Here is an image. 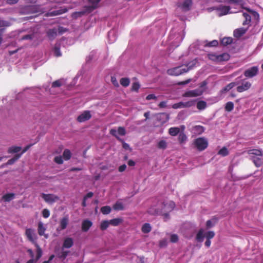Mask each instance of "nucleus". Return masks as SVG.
Listing matches in <instances>:
<instances>
[{
    "label": "nucleus",
    "mask_w": 263,
    "mask_h": 263,
    "mask_svg": "<svg viewBox=\"0 0 263 263\" xmlns=\"http://www.w3.org/2000/svg\"><path fill=\"white\" fill-rule=\"evenodd\" d=\"M206 107V102L204 101H199L197 103V108L199 110H203Z\"/></svg>",
    "instance_id": "36"
},
{
    "label": "nucleus",
    "mask_w": 263,
    "mask_h": 263,
    "mask_svg": "<svg viewBox=\"0 0 263 263\" xmlns=\"http://www.w3.org/2000/svg\"><path fill=\"white\" fill-rule=\"evenodd\" d=\"M194 144L197 149L201 152L208 147V141L204 137H199L194 140Z\"/></svg>",
    "instance_id": "4"
},
{
    "label": "nucleus",
    "mask_w": 263,
    "mask_h": 263,
    "mask_svg": "<svg viewBox=\"0 0 263 263\" xmlns=\"http://www.w3.org/2000/svg\"><path fill=\"white\" fill-rule=\"evenodd\" d=\"M92 225V222L89 220H84L82 223V230L83 232H87Z\"/></svg>",
    "instance_id": "14"
},
{
    "label": "nucleus",
    "mask_w": 263,
    "mask_h": 263,
    "mask_svg": "<svg viewBox=\"0 0 263 263\" xmlns=\"http://www.w3.org/2000/svg\"><path fill=\"white\" fill-rule=\"evenodd\" d=\"M36 246L37 247V250H36V261L39 260L42 255V251L39 246L36 243Z\"/></svg>",
    "instance_id": "47"
},
{
    "label": "nucleus",
    "mask_w": 263,
    "mask_h": 263,
    "mask_svg": "<svg viewBox=\"0 0 263 263\" xmlns=\"http://www.w3.org/2000/svg\"><path fill=\"white\" fill-rule=\"evenodd\" d=\"M155 203H154L152 206H154V208H162L164 210H166V208H164V206H161L160 204L161 201H158L157 199H155Z\"/></svg>",
    "instance_id": "56"
},
{
    "label": "nucleus",
    "mask_w": 263,
    "mask_h": 263,
    "mask_svg": "<svg viewBox=\"0 0 263 263\" xmlns=\"http://www.w3.org/2000/svg\"><path fill=\"white\" fill-rule=\"evenodd\" d=\"M248 28L241 27L234 30L233 35L235 37L239 39L245 34L248 30Z\"/></svg>",
    "instance_id": "11"
},
{
    "label": "nucleus",
    "mask_w": 263,
    "mask_h": 263,
    "mask_svg": "<svg viewBox=\"0 0 263 263\" xmlns=\"http://www.w3.org/2000/svg\"><path fill=\"white\" fill-rule=\"evenodd\" d=\"M113 209L115 210L120 211L123 210L124 208L123 204L121 202L117 201L113 205Z\"/></svg>",
    "instance_id": "39"
},
{
    "label": "nucleus",
    "mask_w": 263,
    "mask_h": 263,
    "mask_svg": "<svg viewBox=\"0 0 263 263\" xmlns=\"http://www.w3.org/2000/svg\"><path fill=\"white\" fill-rule=\"evenodd\" d=\"M218 62L222 61H227L230 59V56L227 53H223L221 54L218 55Z\"/></svg>",
    "instance_id": "26"
},
{
    "label": "nucleus",
    "mask_w": 263,
    "mask_h": 263,
    "mask_svg": "<svg viewBox=\"0 0 263 263\" xmlns=\"http://www.w3.org/2000/svg\"><path fill=\"white\" fill-rule=\"evenodd\" d=\"M172 107L174 109L183 108L182 105V102H180L177 103H175L173 105Z\"/></svg>",
    "instance_id": "61"
},
{
    "label": "nucleus",
    "mask_w": 263,
    "mask_h": 263,
    "mask_svg": "<svg viewBox=\"0 0 263 263\" xmlns=\"http://www.w3.org/2000/svg\"><path fill=\"white\" fill-rule=\"evenodd\" d=\"M42 215L44 218H47L50 216V212L48 209H45L42 211Z\"/></svg>",
    "instance_id": "58"
},
{
    "label": "nucleus",
    "mask_w": 263,
    "mask_h": 263,
    "mask_svg": "<svg viewBox=\"0 0 263 263\" xmlns=\"http://www.w3.org/2000/svg\"><path fill=\"white\" fill-rule=\"evenodd\" d=\"M203 233L204 230L203 229H200L198 231L196 236V239L198 242H201L203 241L204 237L205 236V235L204 236Z\"/></svg>",
    "instance_id": "23"
},
{
    "label": "nucleus",
    "mask_w": 263,
    "mask_h": 263,
    "mask_svg": "<svg viewBox=\"0 0 263 263\" xmlns=\"http://www.w3.org/2000/svg\"><path fill=\"white\" fill-rule=\"evenodd\" d=\"M248 154L251 156H254L256 157H262V153L259 149H250L248 151Z\"/></svg>",
    "instance_id": "18"
},
{
    "label": "nucleus",
    "mask_w": 263,
    "mask_h": 263,
    "mask_svg": "<svg viewBox=\"0 0 263 263\" xmlns=\"http://www.w3.org/2000/svg\"><path fill=\"white\" fill-rule=\"evenodd\" d=\"M68 253H69V251H63L61 252L60 253H59V254L58 255V257L64 260L67 256Z\"/></svg>",
    "instance_id": "50"
},
{
    "label": "nucleus",
    "mask_w": 263,
    "mask_h": 263,
    "mask_svg": "<svg viewBox=\"0 0 263 263\" xmlns=\"http://www.w3.org/2000/svg\"><path fill=\"white\" fill-rule=\"evenodd\" d=\"M11 25L9 22L1 20L0 18V28L2 27H9Z\"/></svg>",
    "instance_id": "51"
},
{
    "label": "nucleus",
    "mask_w": 263,
    "mask_h": 263,
    "mask_svg": "<svg viewBox=\"0 0 263 263\" xmlns=\"http://www.w3.org/2000/svg\"><path fill=\"white\" fill-rule=\"evenodd\" d=\"M109 133L110 134H111L112 136H114L116 137V138L119 141H122V139H121V138H120L118 136V134H117V130L114 129V128H112L111 129H110L109 130Z\"/></svg>",
    "instance_id": "45"
},
{
    "label": "nucleus",
    "mask_w": 263,
    "mask_h": 263,
    "mask_svg": "<svg viewBox=\"0 0 263 263\" xmlns=\"http://www.w3.org/2000/svg\"><path fill=\"white\" fill-rule=\"evenodd\" d=\"M14 196L15 194L14 193H7L4 195L2 198L5 201L9 202L14 198Z\"/></svg>",
    "instance_id": "31"
},
{
    "label": "nucleus",
    "mask_w": 263,
    "mask_h": 263,
    "mask_svg": "<svg viewBox=\"0 0 263 263\" xmlns=\"http://www.w3.org/2000/svg\"><path fill=\"white\" fill-rule=\"evenodd\" d=\"M33 34L25 35L22 36V40H32L33 38Z\"/></svg>",
    "instance_id": "62"
},
{
    "label": "nucleus",
    "mask_w": 263,
    "mask_h": 263,
    "mask_svg": "<svg viewBox=\"0 0 263 263\" xmlns=\"http://www.w3.org/2000/svg\"><path fill=\"white\" fill-rule=\"evenodd\" d=\"M54 55L56 57H60L62 55L60 51V44H56L53 48Z\"/></svg>",
    "instance_id": "28"
},
{
    "label": "nucleus",
    "mask_w": 263,
    "mask_h": 263,
    "mask_svg": "<svg viewBox=\"0 0 263 263\" xmlns=\"http://www.w3.org/2000/svg\"><path fill=\"white\" fill-rule=\"evenodd\" d=\"M232 42L233 39L231 37H224L221 41V43L223 46L230 45Z\"/></svg>",
    "instance_id": "30"
},
{
    "label": "nucleus",
    "mask_w": 263,
    "mask_h": 263,
    "mask_svg": "<svg viewBox=\"0 0 263 263\" xmlns=\"http://www.w3.org/2000/svg\"><path fill=\"white\" fill-rule=\"evenodd\" d=\"M120 82L122 86L126 87L129 85L130 80L127 78H122L120 79Z\"/></svg>",
    "instance_id": "38"
},
{
    "label": "nucleus",
    "mask_w": 263,
    "mask_h": 263,
    "mask_svg": "<svg viewBox=\"0 0 263 263\" xmlns=\"http://www.w3.org/2000/svg\"><path fill=\"white\" fill-rule=\"evenodd\" d=\"M22 149L20 146H11L9 148L8 152L9 154H14L19 152Z\"/></svg>",
    "instance_id": "34"
},
{
    "label": "nucleus",
    "mask_w": 263,
    "mask_h": 263,
    "mask_svg": "<svg viewBox=\"0 0 263 263\" xmlns=\"http://www.w3.org/2000/svg\"><path fill=\"white\" fill-rule=\"evenodd\" d=\"M71 157V153L68 149H65L63 153V157L65 160H68Z\"/></svg>",
    "instance_id": "35"
},
{
    "label": "nucleus",
    "mask_w": 263,
    "mask_h": 263,
    "mask_svg": "<svg viewBox=\"0 0 263 263\" xmlns=\"http://www.w3.org/2000/svg\"><path fill=\"white\" fill-rule=\"evenodd\" d=\"M67 10L63 11L62 10H56V11H53L51 12V15L54 16V15L61 14L65 12Z\"/></svg>",
    "instance_id": "59"
},
{
    "label": "nucleus",
    "mask_w": 263,
    "mask_h": 263,
    "mask_svg": "<svg viewBox=\"0 0 263 263\" xmlns=\"http://www.w3.org/2000/svg\"><path fill=\"white\" fill-rule=\"evenodd\" d=\"M47 35L50 39H51V40L54 39L57 35V29L53 28V29H49L47 32Z\"/></svg>",
    "instance_id": "20"
},
{
    "label": "nucleus",
    "mask_w": 263,
    "mask_h": 263,
    "mask_svg": "<svg viewBox=\"0 0 263 263\" xmlns=\"http://www.w3.org/2000/svg\"><path fill=\"white\" fill-rule=\"evenodd\" d=\"M218 154L224 157L229 155V151L227 147H223L218 151Z\"/></svg>",
    "instance_id": "42"
},
{
    "label": "nucleus",
    "mask_w": 263,
    "mask_h": 263,
    "mask_svg": "<svg viewBox=\"0 0 263 263\" xmlns=\"http://www.w3.org/2000/svg\"><path fill=\"white\" fill-rule=\"evenodd\" d=\"M90 5L89 6H85L84 7V10L83 12H85V14L86 13H90L92 11H93L95 9L98 8V4L99 2H88Z\"/></svg>",
    "instance_id": "9"
},
{
    "label": "nucleus",
    "mask_w": 263,
    "mask_h": 263,
    "mask_svg": "<svg viewBox=\"0 0 263 263\" xmlns=\"http://www.w3.org/2000/svg\"><path fill=\"white\" fill-rule=\"evenodd\" d=\"M167 245V240L165 239H163L159 241V246L160 247H166Z\"/></svg>",
    "instance_id": "63"
},
{
    "label": "nucleus",
    "mask_w": 263,
    "mask_h": 263,
    "mask_svg": "<svg viewBox=\"0 0 263 263\" xmlns=\"http://www.w3.org/2000/svg\"><path fill=\"white\" fill-rule=\"evenodd\" d=\"M117 133L121 136H125L126 135V130L124 127L120 126L118 128Z\"/></svg>",
    "instance_id": "52"
},
{
    "label": "nucleus",
    "mask_w": 263,
    "mask_h": 263,
    "mask_svg": "<svg viewBox=\"0 0 263 263\" xmlns=\"http://www.w3.org/2000/svg\"><path fill=\"white\" fill-rule=\"evenodd\" d=\"M140 85L138 82H134L132 84L131 90L132 91L138 92L139 91V89L140 88Z\"/></svg>",
    "instance_id": "43"
},
{
    "label": "nucleus",
    "mask_w": 263,
    "mask_h": 263,
    "mask_svg": "<svg viewBox=\"0 0 263 263\" xmlns=\"http://www.w3.org/2000/svg\"><path fill=\"white\" fill-rule=\"evenodd\" d=\"M205 130V128L201 125H195L192 128V132L196 135H200L202 134Z\"/></svg>",
    "instance_id": "15"
},
{
    "label": "nucleus",
    "mask_w": 263,
    "mask_h": 263,
    "mask_svg": "<svg viewBox=\"0 0 263 263\" xmlns=\"http://www.w3.org/2000/svg\"><path fill=\"white\" fill-rule=\"evenodd\" d=\"M190 63L185 66H177L172 68L168 69L167 70V73L170 76H178L184 73L188 72L192 68L194 64L189 66Z\"/></svg>",
    "instance_id": "2"
},
{
    "label": "nucleus",
    "mask_w": 263,
    "mask_h": 263,
    "mask_svg": "<svg viewBox=\"0 0 263 263\" xmlns=\"http://www.w3.org/2000/svg\"><path fill=\"white\" fill-rule=\"evenodd\" d=\"M91 117L90 111L85 110L77 117V121L79 122H84L89 120Z\"/></svg>",
    "instance_id": "8"
},
{
    "label": "nucleus",
    "mask_w": 263,
    "mask_h": 263,
    "mask_svg": "<svg viewBox=\"0 0 263 263\" xmlns=\"http://www.w3.org/2000/svg\"><path fill=\"white\" fill-rule=\"evenodd\" d=\"M62 82L61 80H58L54 81L52 83V87H59L62 85Z\"/></svg>",
    "instance_id": "54"
},
{
    "label": "nucleus",
    "mask_w": 263,
    "mask_h": 263,
    "mask_svg": "<svg viewBox=\"0 0 263 263\" xmlns=\"http://www.w3.org/2000/svg\"><path fill=\"white\" fill-rule=\"evenodd\" d=\"M160 205L166 208V210L159 208H154V206H151L147 212L151 215H164L166 217L168 216V213L172 211L175 206L174 202L172 201L167 202H161Z\"/></svg>",
    "instance_id": "1"
},
{
    "label": "nucleus",
    "mask_w": 263,
    "mask_h": 263,
    "mask_svg": "<svg viewBox=\"0 0 263 263\" xmlns=\"http://www.w3.org/2000/svg\"><path fill=\"white\" fill-rule=\"evenodd\" d=\"M225 110L230 112L234 109V103L232 102H228L226 104Z\"/></svg>",
    "instance_id": "41"
},
{
    "label": "nucleus",
    "mask_w": 263,
    "mask_h": 263,
    "mask_svg": "<svg viewBox=\"0 0 263 263\" xmlns=\"http://www.w3.org/2000/svg\"><path fill=\"white\" fill-rule=\"evenodd\" d=\"M203 93V89H196L185 92L183 95V97H196L200 96Z\"/></svg>",
    "instance_id": "5"
},
{
    "label": "nucleus",
    "mask_w": 263,
    "mask_h": 263,
    "mask_svg": "<svg viewBox=\"0 0 263 263\" xmlns=\"http://www.w3.org/2000/svg\"><path fill=\"white\" fill-rule=\"evenodd\" d=\"M250 159L256 167H259L263 164V159L261 158V157L251 156Z\"/></svg>",
    "instance_id": "13"
},
{
    "label": "nucleus",
    "mask_w": 263,
    "mask_h": 263,
    "mask_svg": "<svg viewBox=\"0 0 263 263\" xmlns=\"http://www.w3.org/2000/svg\"><path fill=\"white\" fill-rule=\"evenodd\" d=\"M238 84L236 82H231L228 84L226 87L223 88L221 90V93H224L226 92H227L229 90H230L231 89H232L233 87H234L235 86H236Z\"/></svg>",
    "instance_id": "22"
},
{
    "label": "nucleus",
    "mask_w": 263,
    "mask_h": 263,
    "mask_svg": "<svg viewBox=\"0 0 263 263\" xmlns=\"http://www.w3.org/2000/svg\"><path fill=\"white\" fill-rule=\"evenodd\" d=\"M187 139V137L183 132H181L179 133L178 140L180 144H183L185 143Z\"/></svg>",
    "instance_id": "24"
},
{
    "label": "nucleus",
    "mask_w": 263,
    "mask_h": 263,
    "mask_svg": "<svg viewBox=\"0 0 263 263\" xmlns=\"http://www.w3.org/2000/svg\"><path fill=\"white\" fill-rule=\"evenodd\" d=\"M195 103V100H190L187 102H182V105L183 108H187L190 107L192 106H193Z\"/></svg>",
    "instance_id": "44"
},
{
    "label": "nucleus",
    "mask_w": 263,
    "mask_h": 263,
    "mask_svg": "<svg viewBox=\"0 0 263 263\" xmlns=\"http://www.w3.org/2000/svg\"><path fill=\"white\" fill-rule=\"evenodd\" d=\"M68 223V218L67 217H64L62 218L60 222V228L61 230H63L66 229Z\"/></svg>",
    "instance_id": "19"
},
{
    "label": "nucleus",
    "mask_w": 263,
    "mask_h": 263,
    "mask_svg": "<svg viewBox=\"0 0 263 263\" xmlns=\"http://www.w3.org/2000/svg\"><path fill=\"white\" fill-rule=\"evenodd\" d=\"M54 161L58 164H61L63 163V160L61 156L55 157L54 158Z\"/></svg>",
    "instance_id": "55"
},
{
    "label": "nucleus",
    "mask_w": 263,
    "mask_h": 263,
    "mask_svg": "<svg viewBox=\"0 0 263 263\" xmlns=\"http://www.w3.org/2000/svg\"><path fill=\"white\" fill-rule=\"evenodd\" d=\"M251 86V84L249 82L243 83L241 85L237 87V91L238 92H242L248 90Z\"/></svg>",
    "instance_id": "12"
},
{
    "label": "nucleus",
    "mask_w": 263,
    "mask_h": 263,
    "mask_svg": "<svg viewBox=\"0 0 263 263\" xmlns=\"http://www.w3.org/2000/svg\"><path fill=\"white\" fill-rule=\"evenodd\" d=\"M111 210V208L108 205L102 206L100 209L101 213L104 215H107L109 214Z\"/></svg>",
    "instance_id": "37"
},
{
    "label": "nucleus",
    "mask_w": 263,
    "mask_h": 263,
    "mask_svg": "<svg viewBox=\"0 0 263 263\" xmlns=\"http://www.w3.org/2000/svg\"><path fill=\"white\" fill-rule=\"evenodd\" d=\"M208 57L211 61L218 62V55L215 53H209L208 54Z\"/></svg>",
    "instance_id": "48"
},
{
    "label": "nucleus",
    "mask_w": 263,
    "mask_h": 263,
    "mask_svg": "<svg viewBox=\"0 0 263 263\" xmlns=\"http://www.w3.org/2000/svg\"><path fill=\"white\" fill-rule=\"evenodd\" d=\"M111 82L115 86L118 87L119 86V83L115 77H111Z\"/></svg>",
    "instance_id": "64"
},
{
    "label": "nucleus",
    "mask_w": 263,
    "mask_h": 263,
    "mask_svg": "<svg viewBox=\"0 0 263 263\" xmlns=\"http://www.w3.org/2000/svg\"><path fill=\"white\" fill-rule=\"evenodd\" d=\"M178 240V237L176 234H173L171 236L170 241L172 242L175 243Z\"/></svg>",
    "instance_id": "60"
},
{
    "label": "nucleus",
    "mask_w": 263,
    "mask_h": 263,
    "mask_svg": "<svg viewBox=\"0 0 263 263\" xmlns=\"http://www.w3.org/2000/svg\"><path fill=\"white\" fill-rule=\"evenodd\" d=\"M122 218H116L109 220L110 224L113 226H117L123 222Z\"/></svg>",
    "instance_id": "29"
},
{
    "label": "nucleus",
    "mask_w": 263,
    "mask_h": 263,
    "mask_svg": "<svg viewBox=\"0 0 263 263\" xmlns=\"http://www.w3.org/2000/svg\"><path fill=\"white\" fill-rule=\"evenodd\" d=\"M25 234L28 239V240L31 241V242L36 244V242L35 241L33 237V230L31 229H27L26 230Z\"/></svg>",
    "instance_id": "16"
},
{
    "label": "nucleus",
    "mask_w": 263,
    "mask_h": 263,
    "mask_svg": "<svg viewBox=\"0 0 263 263\" xmlns=\"http://www.w3.org/2000/svg\"><path fill=\"white\" fill-rule=\"evenodd\" d=\"M209 10L210 11L216 10L217 12V15L220 17L231 13V7L229 6L220 5L219 6L210 8Z\"/></svg>",
    "instance_id": "3"
},
{
    "label": "nucleus",
    "mask_w": 263,
    "mask_h": 263,
    "mask_svg": "<svg viewBox=\"0 0 263 263\" xmlns=\"http://www.w3.org/2000/svg\"><path fill=\"white\" fill-rule=\"evenodd\" d=\"M109 224H110V222H109V221L103 220L101 223L100 229L102 231H104L109 227Z\"/></svg>",
    "instance_id": "40"
},
{
    "label": "nucleus",
    "mask_w": 263,
    "mask_h": 263,
    "mask_svg": "<svg viewBox=\"0 0 263 263\" xmlns=\"http://www.w3.org/2000/svg\"><path fill=\"white\" fill-rule=\"evenodd\" d=\"M218 45V42L217 40H213L210 42L206 44L207 46L209 47H216Z\"/></svg>",
    "instance_id": "57"
},
{
    "label": "nucleus",
    "mask_w": 263,
    "mask_h": 263,
    "mask_svg": "<svg viewBox=\"0 0 263 263\" xmlns=\"http://www.w3.org/2000/svg\"><path fill=\"white\" fill-rule=\"evenodd\" d=\"M180 129L177 127H172L169 128L168 134L172 136H176L179 134Z\"/></svg>",
    "instance_id": "21"
},
{
    "label": "nucleus",
    "mask_w": 263,
    "mask_h": 263,
    "mask_svg": "<svg viewBox=\"0 0 263 263\" xmlns=\"http://www.w3.org/2000/svg\"><path fill=\"white\" fill-rule=\"evenodd\" d=\"M258 73L257 66H253L247 69L244 72V76L248 78H252L256 76Z\"/></svg>",
    "instance_id": "6"
},
{
    "label": "nucleus",
    "mask_w": 263,
    "mask_h": 263,
    "mask_svg": "<svg viewBox=\"0 0 263 263\" xmlns=\"http://www.w3.org/2000/svg\"><path fill=\"white\" fill-rule=\"evenodd\" d=\"M167 147V144L165 140H160L158 143V147L160 149H165Z\"/></svg>",
    "instance_id": "46"
},
{
    "label": "nucleus",
    "mask_w": 263,
    "mask_h": 263,
    "mask_svg": "<svg viewBox=\"0 0 263 263\" xmlns=\"http://www.w3.org/2000/svg\"><path fill=\"white\" fill-rule=\"evenodd\" d=\"M242 16L245 18V20L242 22V25L243 26L249 25L251 22V16L248 14L247 13L244 12L242 14Z\"/></svg>",
    "instance_id": "25"
},
{
    "label": "nucleus",
    "mask_w": 263,
    "mask_h": 263,
    "mask_svg": "<svg viewBox=\"0 0 263 263\" xmlns=\"http://www.w3.org/2000/svg\"><path fill=\"white\" fill-rule=\"evenodd\" d=\"M46 230L45 228L44 227L43 224L42 222H39L38 223L37 231L39 235L43 236L44 234V232Z\"/></svg>",
    "instance_id": "32"
},
{
    "label": "nucleus",
    "mask_w": 263,
    "mask_h": 263,
    "mask_svg": "<svg viewBox=\"0 0 263 263\" xmlns=\"http://www.w3.org/2000/svg\"><path fill=\"white\" fill-rule=\"evenodd\" d=\"M215 233L213 231H210L205 233V237L206 239H211L215 236Z\"/></svg>",
    "instance_id": "49"
},
{
    "label": "nucleus",
    "mask_w": 263,
    "mask_h": 263,
    "mask_svg": "<svg viewBox=\"0 0 263 263\" xmlns=\"http://www.w3.org/2000/svg\"><path fill=\"white\" fill-rule=\"evenodd\" d=\"M152 230L151 224L148 223H145L141 228V231L143 233H148Z\"/></svg>",
    "instance_id": "27"
},
{
    "label": "nucleus",
    "mask_w": 263,
    "mask_h": 263,
    "mask_svg": "<svg viewBox=\"0 0 263 263\" xmlns=\"http://www.w3.org/2000/svg\"><path fill=\"white\" fill-rule=\"evenodd\" d=\"M21 157V154H15L13 157L9 159L6 165H12Z\"/></svg>",
    "instance_id": "33"
},
{
    "label": "nucleus",
    "mask_w": 263,
    "mask_h": 263,
    "mask_svg": "<svg viewBox=\"0 0 263 263\" xmlns=\"http://www.w3.org/2000/svg\"><path fill=\"white\" fill-rule=\"evenodd\" d=\"M41 196L45 201L48 203H53L59 199V197L54 194L43 193Z\"/></svg>",
    "instance_id": "7"
},
{
    "label": "nucleus",
    "mask_w": 263,
    "mask_h": 263,
    "mask_svg": "<svg viewBox=\"0 0 263 263\" xmlns=\"http://www.w3.org/2000/svg\"><path fill=\"white\" fill-rule=\"evenodd\" d=\"M192 5V0H184L182 4H178V6L180 7L184 11H187L190 10Z\"/></svg>",
    "instance_id": "10"
},
{
    "label": "nucleus",
    "mask_w": 263,
    "mask_h": 263,
    "mask_svg": "<svg viewBox=\"0 0 263 263\" xmlns=\"http://www.w3.org/2000/svg\"><path fill=\"white\" fill-rule=\"evenodd\" d=\"M73 245V241L71 238H66L64 240L62 247L64 248H70Z\"/></svg>",
    "instance_id": "17"
},
{
    "label": "nucleus",
    "mask_w": 263,
    "mask_h": 263,
    "mask_svg": "<svg viewBox=\"0 0 263 263\" xmlns=\"http://www.w3.org/2000/svg\"><path fill=\"white\" fill-rule=\"evenodd\" d=\"M85 14V12L79 11V12H76L72 14V17L73 18H77L78 17H80L84 15Z\"/></svg>",
    "instance_id": "53"
}]
</instances>
